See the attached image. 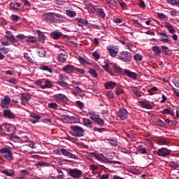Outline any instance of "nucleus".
Listing matches in <instances>:
<instances>
[{"label": "nucleus", "mask_w": 179, "mask_h": 179, "mask_svg": "<svg viewBox=\"0 0 179 179\" xmlns=\"http://www.w3.org/2000/svg\"><path fill=\"white\" fill-rule=\"evenodd\" d=\"M117 115L119 117V118H120V120H127V118H128V111L124 108H120L117 112Z\"/></svg>", "instance_id": "11"}, {"label": "nucleus", "mask_w": 179, "mask_h": 179, "mask_svg": "<svg viewBox=\"0 0 179 179\" xmlns=\"http://www.w3.org/2000/svg\"><path fill=\"white\" fill-rule=\"evenodd\" d=\"M171 153V150L166 148H162L157 150V155L158 156H160L161 157H166Z\"/></svg>", "instance_id": "9"}, {"label": "nucleus", "mask_w": 179, "mask_h": 179, "mask_svg": "<svg viewBox=\"0 0 179 179\" xmlns=\"http://www.w3.org/2000/svg\"><path fill=\"white\" fill-rule=\"evenodd\" d=\"M76 67L71 65L68 64L65 66L63 67V72H65V73H73V72H75Z\"/></svg>", "instance_id": "18"}, {"label": "nucleus", "mask_w": 179, "mask_h": 179, "mask_svg": "<svg viewBox=\"0 0 179 179\" xmlns=\"http://www.w3.org/2000/svg\"><path fill=\"white\" fill-rule=\"evenodd\" d=\"M152 51H154L155 54H157V55H160V54H162V49L157 45L152 47Z\"/></svg>", "instance_id": "39"}, {"label": "nucleus", "mask_w": 179, "mask_h": 179, "mask_svg": "<svg viewBox=\"0 0 179 179\" xmlns=\"http://www.w3.org/2000/svg\"><path fill=\"white\" fill-rule=\"evenodd\" d=\"M56 83L57 85H59V86H62V87H68V83L64 81H57Z\"/></svg>", "instance_id": "49"}, {"label": "nucleus", "mask_w": 179, "mask_h": 179, "mask_svg": "<svg viewBox=\"0 0 179 179\" xmlns=\"http://www.w3.org/2000/svg\"><path fill=\"white\" fill-rule=\"evenodd\" d=\"M3 131H5L6 132H8V134H13L15 131H16V128L13 124H2Z\"/></svg>", "instance_id": "14"}, {"label": "nucleus", "mask_w": 179, "mask_h": 179, "mask_svg": "<svg viewBox=\"0 0 179 179\" xmlns=\"http://www.w3.org/2000/svg\"><path fill=\"white\" fill-rule=\"evenodd\" d=\"M107 50L110 55V57H112L113 58H115V57H117L118 55V49L116 48L114 46H107Z\"/></svg>", "instance_id": "15"}, {"label": "nucleus", "mask_w": 179, "mask_h": 179, "mask_svg": "<svg viewBox=\"0 0 179 179\" xmlns=\"http://www.w3.org/2000/svg\"><path fill=\"white\" fill-rule=\"evenodd\" d=\"M119 3H120L121 8L124 10H127V3H125V2L122 1V0H119Z\"/></svg>", "instance_id": "51"}, {"label": "nucleus", "mask_w": 179, "mask_h": 179, "mask_svg": "<svg viewBox=\"0 0 179 179\" xmlns=\"http://www.w3.org/2000/svg\"><path fill=\"white\" fill-rule=\"evenodd\" d=\"M157 143L158 145H167V141L165 139H159Z\"/></svg>", "instance_id": "62"}, {"label": "nucleus", "mask_w": 179, "mask_h": 179, "mask_svg": "<svg viewBox=\"0 0 179 179\" xmlns=\"http://www.w3.org/2000/svg\"><path fill=\"white\" fill-rule=\"evenodd\" d=\"M160 41H162L163 43H170V41H171V39L170 38L169 36V38L164 37V38H162L160 39Z\"/></svg>", "instance_id": "59"}, {"label": "nucleus", "mask_w": 179, "mask_h": 179, "mask_svg": "<svg viewBox=\"0 0 179 179\" xmlns=\"http://www.w3.org/2000/svg\"><path fill=\"white\" fill-rule=\"evenodd\" d=\"M42 71H47V72H49V73H52V71L51 70L50 68H48L47 66H43L41 68Z\"/></svg>", "instance_id": "58"}, {"label": "nucleus", "mask_w": 179, "mask_h": 179, "mask_svg": "<svg viewBox=\"0 0 179 179\" xmlns=\"http://www.w3.org/2000/svg\"><path fill=\"white\" fill-rule=\"evenodd\" d=\"M62 37V33L55 31L50 34V38L53 40H58L59 38Z\"/></svg>", "instance_id": "23"}, {"label": "nucleus", "mask_w": 179, "mask_h": 179, "mask_svg": "<svg viewBox=\"0 0 179 179\" xmlns=\"http://www.w3.org/2000/svg\"><path fill=\"white\" fill-rule=\"evenodd\" d=\"M70 129V134L72 136H77L78 138L85 136V130L79 126H71Z\"/></svg>", "instance_id": "1"}, {"label": "nucleus", "mask_w": 179, "mask_h": 179, "mask_svg": "<svg viewBox=\"0 0 179 179\" xmlns=\"http://www.w3.org/2000/svg\"><path fill=\"white\" fill-rule=\"evenodd\" d=\"M76 107H78L80 110L85 108V104L83 103V102H82L80 101H76Z\"/></svg>", "instance_id": "43"}, {"label": "nucleus", "mask_w": 179, "mask_h": 179, "mask_svg": "<svg viewBox=\"0 0 179 179\" xmlns=\"http://www.w3.org/2000/svg\"><path fill=\"white\" fill-rule=\"evenodd\" d=\"M3 115L4 117H7V118H10L11 120H15V117H16V115H15L9 109L3 110Z\"/></svg>", "instance_id": "19"}, {"label": "nucleus", "mask_w": 179, "mask_h": 179, "mask_svg": "<svg viewBox=\"0 0 179 179\" xmlns=\"http://www.w3.org/2000/svg\"><path fill=\"white\" fill-rule=\"evenodd\" d=\"M66 13L67 16H69L70 17H75V16H76V13L73 10H66Z\"/></svg>", "instance_id": "41"}, {"label": "nucleus", "mask_w": 179, "mask_h": 179, "mask_svg": "<svg viewBox=\"0 0 179 179\" xmlns=\"http://www.w3.org/2000/svg\"><path fill=\"white\" fill-rule=\"evenodd\" d=\"M21 99H22V104H24V101H29V100H30V99H31V94H28V93H22V96H21Z\"/></svg>", "instance_id": "21"}, {"label": "nucleus", "mask_w": 179, "mask_h": 179, "mask_svg": "<svg viewBox=\"0 0 179 179\" xmlns=\"http://www.w3.org/2000/svg\"><path fill=\"white\" fill-rule=\"evenodd\" d=\"M90 118L92 120V121L96 122L97 125H104V120H103L99 115H93L92 116H90Z\"/></svg>", "instance_id": "13"}, {"label": "nucleus", "mask_w": 179, "mask_h": 179, "mask_svg": "<svg viewBox=\"0 0 179 179\" xmlns=\"http://www.w3.org/2000/svg\"><path fill=\"white\" fill-rule=\"evenodd\" d=\"M54 99L57 103H66L68 101V97L64 94H57L54 96Z\"/></svg>", "instance_id": "12"}, {"label": "nucleus", "mask_w": 179, "mask_h": 179, "mask_svg": "<svg viewBox=\"0 0 179 179\" xmlns=\"http://www.w3.org/2000/svg\"><path fill=\"white\" fill-rule=\"evenodd\" d=\"M89 6L94 10V12H96L98 16L102 17V19H104V17H106V13H104V10L103 8H96V6L92 3H90Z\"/></svg>", "instance_id": "10"}, {"label": "nucleus", "mask_w": 179, "mask_h": 179, "mask_svg": "<svg viewBox=\"0 0 179 179\" xmlns=\"http://www.w3.org/2000/svg\"><path fill=\"white\" fill-rule=\"evenodd\" d=\"M91 157H96L97 160H99V162H102V163H108L109 164L110 163H114L115 164H121V162L119 161H111L108 159H107L106 157L103 156V155H99L96 154L95 152H92L90 154Z\"/></svg>", "instance_id": "3"}, {"label": "nucleus", "mask_w": 179, "mask_h": 179, "mask_svg": "<svg viewBox=\"0 0 179 179\" xmlns=\"http://www.w3.org/2000/svg\"><path fill=\"white\" fill-rule=\"evenodd\" d=\"M48 107H49V108H53V110H57V108H58V105L57 103H48Z\"/></svg>", "instance_id": "47"}, {"label": "nucleus", "mask_w": 179, "mask_h": 179, "mask_svg": "<svg viewBox=\"0 0 179 179\" xmlns=\"http://www.w3.org/2000/svg\"><path fill=\"white\" fill-rule=\"evenodd\" d=\"M38 53L41 58H44V57H45V50L43 48L38 50Z\"/></svg>", "instance_id": "44"}, {"label": "nucleus", "mask_w": 179, "mask_h": 179, "mask_svg": "<svg viewBox=\"0 0 179 179\" xmlns=\"http://www.w3.org/2000/svg\"><path fill=\"white\" fill-rule=\"evenodd\" d=\"M76 22L78 26H86L89 23L87 20L82 18H76Z\"/></svg>", "instance_id": "28"}, {"label": "nucleus", "mask_w": 179, "mask_h": 179, "mask_svg": "<svg viewBox=\"0 0 179 179\" xmlns=\"http://www.w3.org/2000/svg\"><path fill=\"white\" fill-rule=\"evenodd\" d=\"M141 106L143 108H147L148 110H152V105H150L149 103V101H146V100H143L141 102Z\"/></svg>", "instance_id": "26"}, {"label": "nucleus", "mask_w": 179, "mask_h": 179, "mask_svg": "<svg viewBox=\"0 0 179 179\" xmlns=\"http://www.w3.org/2000/svg\"><path fill=\"white\" fill-rule=\"evenodd\" d=\"M99 179H108V174L105 173L99 176Z\"/></svg>", "instance_id": "64"}, {"label": "nucleus", "mask_w": 179, "mask_h": 179, "mask_svg": "<svg viewBox=\"0 0 179 179\" xmlns=\"http://www.w3.org/2000/svg\"><path fill=\"white\" fill-rule=\"evenodd\" d=\"M113 68L115 73H124V71H125V69H122L120 66L115 64H113Z\"/></svg>", "instance_id": "29"}, {"label": "nucleus", "mask_w": 179, "mask_h": 179, "mask_svg": "<svg viewBox=\"0 0 179 179\" xmlns=\"http://www.w3.org/2000/svg\"><path fill=\"white\" fill-rule=\"evenodd\" d=\"M15 36H13V34H12V31H6V38L10 41Z\"/></svg>", "instance_id": "37"}, {"label": "nucleus", "mask_w": 179, "mask_h": 179, "mask_svg": "<svg viewBox=\"0 0 179 179\" xmlns=\"http://www.w3.org/2000/svg\"><path fill=\"white\" fill-rule=\"evenodd\" d=\"M10 97L6 96L4 99H1V108H9V104H10Z\"/></svg>", "instance_id": "16"}, {"label": "nucleus", "mask_w": 179, "mask_h": 179, "mask_svg": "<svg viewBox=\"0 0 179 179\" xmlns=\"http://www.w3.org/2000/svg\"><path fill=\"white\" fill-rule=\"evenodd\" d=\"M118 59L122 61V62H131L132 61V54L129 52L122 51L118 55Z\"/></svg>", "instance_id": "5"}, {"label": "nucleus", "mask_w": 179, "mask_h": 179, "mask_svg": "<svg viewBox=\"0 0 179 179\" xmlns=\"http://www.w3.org/2000/svg\"><path fill=\"white\" fill-rule=\"evenodd\" d=\"M11 19H12V20H13V22H19V20L20 19V17H19L16 15H13L11 16Z\"/></svg>", "instance_id": "61"}, {"label": "nucleus", "mask_w": 179, "mask_h": 179, "mask_svg": "<svg viewBox=\"0 0 179 179\" xmlns=\"http://www.w3.org/2000/svg\"><path fill=\"white\" fill-rule=\"evenodd\" d=\"M65 118H69V120H71V121H73V122H76V124H78V122H79V116L78 115H74V116H69V115H65L64 116Z\"/></svg>", "instance_id": "32"}, {"label": "nucleus", "mask_w": 179, "mask_h": 179, "mask_svg": "<svg viewBox=\"0 0 179 179\" xmlns=\"http://www.w3.org/2000/svg\"><path fill=\"white\" fill-rule=\"evenodd\" d=\"M102 68L103 69H104V71H106V72H107L108 73H110L111 76H114V74L111 72L110 69H108V64L106 63V65L102 66Z\"/></svg>", "instance_id": "42"}, {"label": "nucleus", "mask_w": 179, "mask_h": 179, "mask_svg": "<svg viewBox=\"0 0 179 179\" xmlns=\"http://www.w3.org/2000/svg\"><path fill=\"white\" fill-rule=\"evenodd\" d=\"M58 78H59V82H65V80H66V79H68V76H66L64 74H59Z\"/></svg>", "instance_id": "45"}, {"label": "nucleus", "mask_w": 179, "mask_h": 179, "mask_svg": "<svg viewBox=\"0 0 179 179\" xmlns=\"http://www.w3.org/2000/svg\"><path fill=\"white\" fill-rule=\"evenodd\" d=\"M66 59H68V53H66L65 50H60L57 55V60L59 62L64 64V62H66Z\"/></svg>", "instance_id": "7"}, {"label": "nucleus", "mask_w": 179, "mask_h": 179, "mask_svg": "<svg viewBox=\"0 0 179 179\" xmlns=\"http://www.w3.org/2000/svg\"><path fill=\"white\" fill-rule=\"evenodd\" d=\"M117 5H118V2L115 0H112L109 7L114 8V6H117Z\"/></svg>", "instance_id": "63"}, {"label": "nucleus", "mask_w": 179, "mask_h": 179, "mask_svg": "<svg viewBox=\"0 0 179 179\" xmlns=\"http://www.w3.org/2000/svg\"><path fill=\"white\" fill-rule=\"evenodd\" d=\"M43 17L45 22L49 23H55L59 20V14L55 13H48L43 15Z\"/></svg>", "instance_id": "2"}, {"label": "nucleus", "mask_w": 179, "mask_h": 179, "mask_svg": "<svg viewBox=\"0 0 179 179\" xmlns=\"http://www.w3.org/2000/svg\"><path fill=\"white\" fill-rule=\"evenodd\" d=\"M108 142L112 146H118V141L114 138L108 139Z\"/></svg>", "instance_id": "35"}, {"label": "nucleus", "mask_w": 179, "mask_h": 179, "mask_svg": "<svg viewBox=\"0 0 179 179\" xmlns=\"http://www.w3.org/2000/svg\"><path fill=\"white\" fill-rule=\"evenodd\" d=\"M78 60L79 61L80 64H86L87 65H91L90 62L86 61V59H85V58H83V57L79 56L78 57Z\"/></svg>", "instance_id": "40"}, {"label": "nucleus", "mask_w": 179, "mask_h": 179, "mask_svg": "<svg viewBox=\"0 0 179 179\" xmlns=\"http://www.w3.org/2000/svg\"><path fill=\"white\" fill-rule=\"evenodd\" d=\"M133 93L136 96H138V97H141L142 96V93L138 89L133 90Z\"/></svg>", "instance_id": "56"}, {"label": "nucleus", "mask_w": 179, "mask_h": 179, "mask_svg": "<svg viewBox=\"0 0 179 179\" xmlns=\"http://www.w3.org/2000/svg\"><path fill=\"white\" fill-rule=\"evenodd\" d=\"M41 118V117L38 115L34 114L31 115V118H29V121L32 124H36V122H38V120H40Z\"/></svg>", "instance_id": "25"}, {"label": "nucleus", "mask_w": 179, "mask_h": 179, "mask_svg": "<svg viewBox=\"0 0 179 179\" xmlns=\"http://www.w3.org/2000/svg\"><path fill=\"white\" fill-rule=\"evenodd\" d=\"M16 38L20 41H23V40H24V38H27V37H26V36H24V34H20L17 35Z\"/></svg>", "instance_id": "52"}, {"label": "nucleus", "mask_w": 179, "mask_h": 179, "mask_svg": "<svg viewBox=\"0 0 179 179\" xmlns=\"http://www.w3.org/2000/svg\"><path fill=\"white\" fill-rule=\"evenodd\" d=\"M36 33L38 34V40L41 43H44L45 41V36L40 30H37Z\"/></svg>", "instance_id": "30"}, {"label": "nucleus", "mask_w": 179, "mask_h": 179, "mask_svg": "<svg viewBox=\"0 0 179 179\" xmlns=\"http://www.w3.org/2000/svg\"><path fill=\"white\" fill-rule=\"evenodd\" d=\"M83 125L85 127H88L89 128H93V123H92V121L87 118H83L82 121Z\"/></svg>", "instance_id": "27"}, {"label": "nucleus", "mask_w": 179, "mask_h": 179, "mask_svg": "<svg viewBox=\"0 0 179 179\" xmlns=\"http://www.w3.org/2000/svg\"><path fill=\"white\" fill-rule=\"evenodd\" d=\"M157 17L159 19V20H163L164 19H166V15L162 13H158Z\"/></svg>", "instance_id": "57"}, {"label": "nucleus", "mask_w": 179, "mask_h": 179, "mask_svg": "<svg viewBox=\"0 0 179 179\" xmlns=\"http://www.w3.org/2000/svg\"><path fill=\"white\" fill-rule=\"evenodd\" d=\"M8 83H11V85H16L17 83V80L16 78H11L8 80Z\"/></svg>", "instance_id": "60"}, {"label": "nucleus", "mask_w": 179, "mask_h": 179, "mask_svg": "<svg viewBox=\"0 0 179 179\" xmlns=\"http://www.w3.org/2000/svg\"><path fill=\"white\" fill-rule=\"evenodd\" d=\"M143 58V57H142V55H141L139 54L134 55V61H137V62H140L141 61H142Z\"/></svg>", "instance_id": "48"}, {"label": "nucleus", "mask_w": 179, "mask_h": 179, "mask_svg": "<svg viewBox=\"0 0 179 179\" xmlns=\"http://www.w3.org/2000/svg\"><path fill=\"white\" fill-rule=\"evenodd\" d=\"M69 174L71 176V177H73V178H80L82 177V171L78 169H70L69 170Z\"/></svg>", "instance_id": "8"}, {"label": "nucleus", "mask_w": 179, "mask_h": 179, "mask_svg": "<svg viewBox=\"0 0 179 179\" xmlns=\"http://www.w3.org/2000/svg\"><path fill=\"white\" fill-rule=\"evenodd\" d=\"M124 73H125L128 78H131V79H136L138 78V74H136V73H134L128 69H124Z\"/></svg>", "instance_id": "20"}, {"label": "nucleus", "mask_w": 179, "mask_h": 179, "mask_svg": "<svg viewBox=\"0 0 179 179\" xmlns=\"http://www.w3.org/2000/svg\"><path fill=\"white\" fill-rule=\"evenodd\" d=\"M10 6L13 9H15V10H17L19 8H20V4L17 3H11Z\"/></svg>", "instance_id": "46"}, {"label": "nucleus", "mask_w": 179, "mask_h": 179, "mask_svg": "<svg viewBox=\"0 0 179 179\" xmlns=\"http://www.w3.org/2000/svg\"><path fill=\"white\" fill-rule=\"evenodd\" d=\"M0 153L1 154L2 157H4V159H6V160H13V154L9 148H3L0 149Z\"/></svg>", "instance_id": "6"}, {"label": "nucleus", "mask_w": 179, "mask_h": 179, "mask_svg": "<svg viewBox=\"0 0 179 179\" xmlns=\"http://www.w3.org/2000/svg\"><path fill=\"white\" fill-rule=\"evenodd\" d=\"M162 50L166 55H171V50L166 45L162 46Z\"/></svg>", "instance_id": "33"}, {"label": "nucleus", "mask_w": 179, "mask_h": 179, "mask_svg": "<svg viewBox=\"0 0 179 179\" xmlns=\"http://www.w3.org/2000/svg\"><path fill=\"white\" fill-rule=\"evenodd\" d=\"M24 57L25 58L26 61L30 62V64H34V60H33L30 57H29V53L24 52Z\"/></svg>", "instance_id": "38"}, {"label": "nucleus", "mask_w": 179, "mask_h": 179, "mask_svg": "<svg viewBox=\"0 0 179 179\" xmlns=\"http://www.w3.org/2000/svg\"><path fill=\"white\" fill-rule=\"evenodd\" d=\"M164 26L169 30L171 34H174V33H176V29H174V28L173 27V24L166 22L164 23Z\"/></svg>", "instance_id": "24"}, {"label": "nucleus", "mask_w": 179, "mask_h": 179, "mask_svg": "<svg viewBox=\"0 0 179 179\" xmlns=\"http://www.w3.org/2000/svg\"><path fill=\"white\" fill-rule=\"evenodd\" d=\"M34 85L36 86H40L41 89H47L50 87H52V83H51V81L50 80L46 78L39 79L38 80H36L34 82Z\"/></svg>", "instance_id": "4"}, {"label": "nucleus", "mask_w": 179, "mask_h": 179, "mask_svg": "<svg viewBox=\"0 0 179 179\" xmlns=\"http://www.w3.org/2000/svg\"><path fill=\"white\" fill-rule=\"evenodd\" d=\"M169 166L172 167L173 169H178L179 164L178 162H171L169 164Z\"/></svg>", "instance_id": "50"}, {"label": "nucleus", "mask_w": 179, "mask_h": 179, "mask_svg": "<svg viewBox=\"0 0 179 179\" xmlns=\"http://www.w3.org/2000/svg\"><path fill=\"white\" fill-rule=\"evenodd\" d=\"M3 174H6V176H8V177H13L15 176V171L12 169H6L2 171Z\"/></svg>", "instance_id": "31"}, {"label": "nucleus", "mask_w": 179, "mask_h": 179, "mask_svg": "<svg viewBox=\"0 0 179 179\" xmlns=\"http://www.w3.org/2000/svg\"><path fill=\"white\" fill-rule=\"evenodd\" d=\"M162 114H168L169 115H174V111L173 109H171L170 108H165L162 111Z\"/></svg>", "instance_id": "34"}, {"label": "nucleus", "mask_w": 179, "mask_h": 179, "mask_svg": "<svg viewBox=\"0 0 179 179\" xmlns=\"http://www.w3.org/2000/svg\"><path fill=\"white\" fill-rule=\"evenodd\" d=\"M166 2L171 5H179V0H166Z\"/></svg>", "instance_id": "53"}, {"label": "nucleus", "mask_w": 179, "mask_h": 179, "mask_svg": "<svg viewBox=\"0 0 179 179\" xmlns=\"http://www.w3.org/2000/svg\"><path fill=\"white\" fill-rule=\"evenodd\" d=\"M60 152L63 156H67V157H70V159H74V160H78V156L72 154V152H69L66 149H60Z\"/></svg>", "instance_id": "17"}, {"label": "nucleus", "mask_w": 179, "mask_h": 179, "mask_svg": "<svg viewBox=\"0 0 179 179\" xmlns=\"http://www.w3.org/2000/svg\"><path fill=\"white\" fill-rule=\"evenodd\" d=\"M154 92H157V87H152L150 90H148V93H150V94L151 95L155 94Z\"/></svg>", "instance_id": "55"}, {"label": "nucleus", "mask_w": 179, "mask_h": 179, "mask_svg": "<svg viewBox=\"0 0 179 179\" xmlns=\"http://www.w3.org/2000/svg\"><path fill=\"white\" fill-rule=\"evenodd\" d=\"M89 72L92 78H97V73H96V71L93 69H90L89 70Z\"/></svg>", "instance_id": "54"}, {"label": "nucleus", "mask_w": 179, "mask_h": 179, "mask_svg": "<svg viewBox=\"0 0 179 179\" xmlns=\"http://www.w3.org/2000/svg\"><path fill=\"white\" fill-rule=\"evenodd\" d=\"M104 86H105L106 89H107L108 90H113V89H114V87H115V86H117V83H115L113 81H109V82L105 83Z\"/></svg>", "instance_id": "22"}, {"label": "nucleus", "mask_w": 179, "mask_h": 179, "mask_svg": "<svg viewBox=\"0 0 179 179\" xmlns=\"http://www.w3.org/2000/svg\"><path fill=\"white\" fill-rule=\"evenodd\" d=\"M27 43H28V44H30V43L34 44L37 43V38L34 36H29L27 39Z\"/></svg>", "instance_id": "36"}]
</instances>
